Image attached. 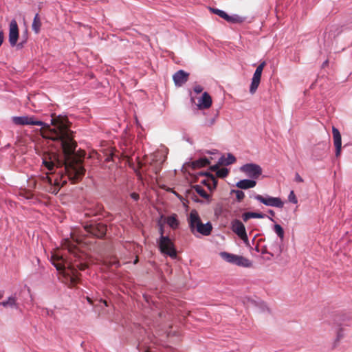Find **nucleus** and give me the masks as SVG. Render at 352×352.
Masks as SVG:
<instances>
[{
  "label": "nucleus",
  "mask_w": 352,
  "mask_h": 352,
  "mask_svg": "<svg viewBox=\"0 0 352 352\" xmlns=\"http://www.w3.org/2000/svg\"><path fill=\"white\" fill-rule=\"evenodd\" d=\"M268 218H269V219H270V221H274V219H273V218H272V217H268Z\"/></svg>",
  "instance_id": "41"
},
{
  "label": "nucleus",
  "mask_w": 352,
  "mask_h": 352,
  "mask_svg": "<svg viewBox=\"0 0 352 352\" xmlns=\"http://www.w3.org/2000/svg\"><path fill=\"white\" fill-rule=\"evenodd\" d=\"M212 11L214 13L226 20L227 21L233 22L236 21L234 16H229L227 13L221 10L213 9Z\"/></svg>",
  "instance_id": "20"
},
{
  "label": "nucleus",
  "mask_w": 352,
  "mask_h": 352,
  "mask_svg": "<svg viewBox=\"0 0 352 352\" xmlns=\"http://www.w3.org/2000/svg\"><path fill=\"white\" fill-rule=\"evenodd\" d=\"M220 256L226 261L236 264L239 266L250 267L251 262L241 256H238L226 252H221L219 254Z\"/></svg>",
  "instance_id": "5"
},
{
  "label": "nucleus",
  "mask_w": 352,
  "mask_h": 352,
  "mask_svg": "<svg viewBox=\"0 0 352 352\" xmlns=\"http://www.w3.org/2000/svg\"><path fill=\"white\" fill-rule=\"evenodd\" d=\"M208 177H206V179H204L201 181V183L206 186H207V183H208Z\"/></svg>",
  "instance_id": "36"
},
{
  "label": "nucleus",
  "mask_w": 352,
  "mask_h": 352,
  "mask_svg": "<svg viewBox=\"0 0 352 352\" xmlns=\"http://www.w3.org/2000/svg\"><path fill=\"white\" fill-rule=\"evenodd\" d=\"M2 296V295L0 294V298Z\"/></svg>",
  "instance_id": "44"
},
{
  "label": "nucleus",
  "mask_w": 352,
  "mask_h": 352,
  "mask_svg": "<svg viewBox=\"0 0 352 352\" xmlns=\"http://www.w3.org/2000/svg\"><path fill=\"white\" fill-rule=\"evenodd\" d=\"M211 169L212 170H216V175L219 177H221V178L226 177L228 174V168H222L218 169L217 165H214V166H211Z\"/></svg>",
  "instance_id": "23"
},
{
  "label": "nucleus",
  "mask_w": 352,
  "mask_h": 352,
  "mask_svg": "<svg viewBox=\"0 0 352 352\" xmlns=\"http://www.w3.org/2000/svg\"><path fill=\"white\" fill-rule=\"evenodd\" d=\"M212 103V98L208 92H204L202 96L198 98L197 108L200 110L209 109Z\"/></svg>",
  "instance_id": "12"
},
{
  "label": "nucleus",
  "mask_w": 352,
  "mask_h": 352,
  "mask_svg": "<svg viewBox=\"0 0 352 352\" xmlns=\"http://www.w3.org/2000/svg\"><path fill=\"white\" fill-rule=\"evenodd\" d=\"M269 213H270L272 216H274V214H275V213H274V212L273 210H269Z\"/></svg>",
  "instance_id": "38"
},
{
  "label": "nucleus",
  "mask_w": 352,
  "mask_h": 352,
  "mask_svg": "<svg viewBox=\"0 0 352 352\" xmlns=\"http://www.w3.org/2000/svg\"><path fill=\"white\" fill-rule=\"evenodd\" d=\"M72 239H65L62 243V248L67 250L70 254L69 258H65L60 252L53 253L51 257L52 264L56 268L57 271L62 273L71 284L76 283L78 278L77 270H84L87 267V264L83 262V255L81 254L76 244L78 241L74 240L72 235Z\"/></svg>",
  "instance_id": "2"
},
{
  "label": "nucleus",
  "mask_w": 352,
  "mask_h": 352,
  "mask_svg": "<svg viewBox=\"0 0 352 352\" xmlns=\"http://www.w3.org/2000/svg\"><path fill=\"white\" fill-rule=\"evenodd\" d=\"M344 337V332L343 329H339L336 333V339L333 342V347H336L340 340Z\"/></svg>",
  "instance_id": "25"
},
{
  "label": "nucleus",
  "mask_w": 352,
  "mask_h": 352,
  "mask_svg": "<svg viewBox=\"0 0 352 352\" xmlns=\"http://www.w3.org/2000/svg\"><path fill=\"white\" fill-rule=\"evenodd\" d=\"M208 175V183L207 187L210 190H213L216 188L217 184V180L214 175L211 174H206Z\"/></svg>",
  "instance_id": "22"
},
{
  "label": "nucleus",
  "mask_w": 352,
  "mask_h": 352,
  "mask_svg": "<svg viewBox=\"0 0 352 352\" xmlns=\"http://www.w3.org/2000/svg\"><path fill=\"white\" fill-rule=\"evenodd\" d=\"M18 46H19V47H23V43H19V44L18 45Z\"/></svg>",
  "instance_id": "40"
},
{
  "label": "nucleus",
  "mask_w": 352,
  "mask_h": 352,
  "mask_svg": "<svg viewBox=\"0 0 352 352\" xmlns=\"http://www.w3.org/2000/svg\"><path fill=\"white\" fill-rule=\"evenodd\" d=\"M254 198L267 206L282 208L284 206V202L279 197H271L270 195L262 196L255 195Z\"/></svg>",
  "instance_id": "7"
},
{
  "label": "nucleus",
  "mask_w": 352,
  "mask_h": 352,
  "mask_svg": "<svg viewBox=\"0 0 352 352\" xmlns=\"http://www.w3.org/2000/svg\"><path fill=\"white\" fill-rule=\"evenodd\" d=\"M194 188L195 191L203 198L208 199L209 195L207 194V192L204 190V189L199 185H196L194 186Z\"/></svg>",
  "instance_id": "26"
},
{
  "label": "nucleus",
  "mask_w": 352,
  "mask_h": 352,
  "mask_svg": "<svg viewBox=\"0 0 352 352\" xmlns=\"http://www.w3.org/2000/svg\"><path fill=\"white\" fill-rule=\"evenodd\" d=\"M41 26V19L39 17L38 14L37 13L34 16V19H33V22H32V30L36 34H38L39 32V31H40Z\"/></svg>",
  "instance_id": "21"
},
{
  "label": "nucleus",
  "mask_w": 352,
  "mask_h": 352,
  "mask_svg": "<svg viewBox=\"0 0 352 352\" xmlns=\"http://www.w3.org/2000/svg\"><path fill=\"white\" fill-rule=\"evenodd\" d=\"M4 39L3 30H0V46L2 45Z\"/></svg>",
  "instance_id": "34"
},
{
  "label": "nucleus",
  "mask_w": 352,
  "mask_h": 352,
  "mask_svg": "<svg viewBox=\"0 0 352 352\" xmlns=\"http://www.w3.org/2000/svg\"><path fill=\"white\" fill-rule=\"evenodd\" d=\"M157 244L161 253L169 256L172 258L177 257V251L172 239L169 236L159 237Z\"/></svg>",
  "instance_id": "4"
},
{
  "label": "nucleus",
  "mask_w": 352,
  "mask_h": 352,
  "mask_svg": "<svg viewBox=\"0 0 352 352\" xmlns=\"http://www.w3.org/2000/svg\"><path fill=\"white\" fill-rule=\"evenodd\" d=\"M137 262H138V259L136 258V259L135 260V261H134V263H135V264H136V263H137Z\"/></svg>",
  "instance_id": "43"
},
{
  "label": "nucleus",
  "mask_w": 352,
  "mask_h": 352,
  "mask_svg": "<svg viewBox=\"0 0 352 352\" xmlns=\"http://www.w3.org/2000/svg\"><path fill=\"white\" fill-rule=\"evenodd\" d=\"M231 229L245 244L249 243L248 237L246 233L245 228L243 223L238 220L234 219L231 222Z\"/></svg>",
  "instance_id": "8"
},
{
  "label": "nucleus",
  "mask_w": 352,
  "mask_h": 352,
  "mask_svg": "<svg viewBox=\"0 0 352 352\" xmlns=\"http://www.w3.org/2000/svg\"><path fill=\"white\" fill-rule=\"evenodd\" d=\"M215 122V118H212V120H210V122L208 123V125L209 126H212L214 124Z\"/></svg>",
  "instance_id": "35"
},
{
  "label": "nucleus",
  "mask_w": 352,
  "mask_h": 352,
  "mask_svg": "<svg viewBox=\"0 0 352 352\" xmlns=\"http://www.w3.org/2000/svg\"><path fill=\"white\" fill-rule=\"evenodd\" d=\"M294 180L298 183L303 182V179L300 177V175L298 173L295 174Z\"/></svg>",
  "instance_id": "31"
},
{
  "label": "nucleus",
  "mask_w": 352,
  "mask_h": 352,
  "mask_svg": "<svg viewBox=\"0 0 352 352\" xmlns=\"http://www.w3.org/2000/svg\"><path fill=\"white\" fill-rule=\"evenodd\" d=\"M112 265H115L116 267L119 266L120 265V263L118 261H115L112 263Z\"/></svg>",
  "instance_id": "37"
},
{
  "label": "nucleus",
  "mask_w": 352,
  "mask_h": 352,
  "mask_svg": "<svg viewBox=\"0 0 352 352\" xmlns=\"http://www.w3.org/2000/svg\"><path fill=\"white\" fill-rule=\"evenodd\" d=\"M332 133L333 138V143L336 147V155L338 157L341 153V147H342V138L341 135L339 130L333 126L332 128Z\"/></svg>",
  "instance_id": "13"
},
{
  "label": "nucleus",
  "mask_w": 352,
  "mask_h": 352,
  "mask_svg": "<svg viewBox=\"0 0 352 352\" xmlns=\"http://www.w3.org/2000/svg\"><path fill=\"white\" fill-rule=\"evenodd\" d=\"M12 120L16 125L41 126L43 137L54 141L57 151H61V156L51 153L45 154L42 158L43 167L47 170L44 179L50 185L48 190L51 193L56 194L67 179L72 182L82 179L85 170L82 160L75 154L76 144L68 129L67 118H52L50 124L36 120L33 116H14Z\"/></svg>",
  "instance_id": "1"
},
{
  "label": "nucleus",
  "mask_w": 352,
  "mask_h": 352,
  "mask_svg": "<svg viewBox=\"0 0 352 352\" xmlns=\"http://www.w3.org/2000/svg\"><path fill=\"white\" fill-rule=\"evenodd\" d=\"M265 216L266 215L263 213L248 212L243 214L242 219L244 221H247L250 218L263 219Z\"/></svg>",
  "instance_id": "17"
},
{
  "label": "nucleus",
  "mask_w": 352,
  "mask_h": 352,
  "mask_svg": "<svg viewBox=\"0 0 352 352\" xmlns=\"http://www.w3.org/2000/svg\"><path fill=\"white\" fill-rule=\"evenodd\" d=\"M256 181L254 179H241L236 184V187H238L239 188H241V189H244V190L254 188L256 186Z\"/></svg>",
  "instance_id": "15"
},
{
  "label": "nucleus",
  "mask_w": 352,
  "mask_h": 352,
  "mask_svg": "<svg viewBox=\"0 0 352 352\" xmlns=\"http://www.w3.org/2000/svg\"><path fill=\"white\" fill-rule=\"evenodd\" d=\"M101 302H102L104 304V305H105V306H107V301H106V300H101Z\"/></svg>",
  "instance_id": "39"
},
{
  "label": "nucleus",
  "mask_w": 352,
  "mask_h": 352,
  "mask_svg": "<svg viewBox=\"0 0 352 352\" xmlns=\"http://www.w3.org/2000/svg\"><path fill=\"white\" fill-rule=\"evenodd\" d=\"M3 307H16V298L14 296H9L6 300L0 302Z\"/></svg>",
  "instance_id": "18"
},
{
  "label": "nucleus",
  "mask_w": 352,
  "mask_h": 352,
  "mask_svg": "<svg viewBox=\"0 0 352 352\" xmlns=\"http://www.w3.org/2000/svg\"><path fill=\"white\" fill-rule=\"evenodd\" d=\"M87 300H88V302H89V303H91V300L89 299V298H87Z\"/></svg>",
  "instance_id": "42"
},
{
  "label": "nucleus",
  "mask_w": 352,
  "mask_h": 352,
  "mask_svg": "<svg viewBox=\"0 0 352 352\" xmlns=\"http://www.w3.org/2000/svg\"><path fill=\"white\" fill-rule=\"evenodd\" d=\"M84 229L87 234H92L98 238L104 236L107 232V226L102 223L87 225Z\"/></svg>",
  "instance_id": "9"
},
{
  "label": "nucleus",
  "mask_w": 352,
  "mask_h": 352,
  "mask_svg": "<svg viewBox=\"0 0 352 352\" xmlns=\"http://www.w3.org/2000/svg\"><path fill=\"white\" fill-rule=\"evenodd\" d=\"M232 193H234L238 201H241L245 197V193L239 190H232Z\"/></svg>",
  "instance_id": "28"
},
{
  "label": "nucleus",
  "mask_w": 352,
  "mask_h": 352,
  "mask_svg": "<svg viewBox=\"0 0 352 352\" xmlns=\"http://www.w3.org/2000/svg\"><path fill=\"white\" fill-rule=\"evenodd\" d=\"M193 89L195 93L199 94L203 91V87L199 85H197L194 87Z\"/></svg>",
  "instance_id": "30"
},
{
  "label": "nucleus",
  "mask_w": 352,
  "mask_h": 352,
  "mask_svg": "<svg viewBox=\"0 0 352 352\" xmlns=\"http://www.w3.org/2000/svg\"><path fill=\"white\" fill-rule=\"evenodd\" d=\"M19 38V28L15 19H12L9 25V43L11 46L16 45Z\"/></svg>",
  "instance_id": "11"
},
{
  "label": "nucleus",
  "mask_w": 352,
  "mask_h": 352,
  "mask_svg": "<svg viewBox=\"0 0 352 352\" xmlns=\"http://www.w3.org/2000/svg\"><path fill=\"white\" fill-rule=\"evenodd\" d=\"M188 73L184 70L181 69L177 71L173 76V79L175 85L178 87L183 85L188 80Z\"/></svg>",
  "instance_id": "14"
},
{
  "label": "nucleus",
  "mask_w": 352,
  "mask_h": 352,
  "mask_svg": "<svg viewBox=\"0 0 352 352\" xmlns=\"http://www.w3.org/2000/svg\"><path fill=\"white\" fill-rule=\"evenodd\" d=\"M235 160L236 158L234 157V156L230 153H228L227 157L221 156V157H219V159L218 160V164L228 166L233 164L235 162Z\"/></svg>",
  "instance_id": "16"
},
{
  "label": "nucleus",
  "mask_w": 352,
  "mask_h": 352,
  "mask_svg": "<svg viewBox=\"0 0 352 352\" xmlns=\"http://www.w3.org/2000/svg\"><path fill=\"white\" fill-rule=\"evenodd\" d=\"M131 197L135 201H138L139 199V195L136 192H132L130 195Z\"/></svg>",
  "instance_id": "33"
},
{
  "label": "nucleus",
  "mask_w": 352,
  "mask_h": 352,
  "mask_svg": "<svg viewBox=\"0 0 352 352\" xmlns=\"http://www.w3.org/2000/svg\"><path fill=\"white\" fill-rule=\"evenodd\" d=\"M288 199L291 203L297 204L298 200L293 190L289 192Z\"/></svg>",
  "instance_id": "29"
},
{
  "label": "nucleus",
  "mask_w": 352,
  "mask_h": 352,
  "mask_svg": "<svg viewBox=\"0 0 352 352\" xmlns=\"http://www.w3.org/2000/svg\"><path fill=\"white\" fill-rule=\"evenodd\" d=\"M166 223L167 224L172 228V229H177L179 227V221L177 219L176 214H173L166 218Z\"/></svg>",
  "instance_id": "19"
},
{
  "label": "nucleus",
  "mask_w": 352,
  "mask_h": 352,
  "mask_svg": "<svg viewBox=\"0 0 352 352\" xmlns=\"http://www.w3.org/2000/svg\"><path fill=\"white\" fill-rule=\"evenodd\" d=\"M190 229L192 234H201L204 236H208L210 234L212 226L210 222L203 223L201 221L198 212L195 210H192L188 218Z\"/></svg>",
  "instance_id": "3"
},
{
  "label": "nucleus",
  "mask_w": 352,
  "mask_h": 352,
  "mask_svg": "<svg viewBox=\"0 0 352 352\" xmlns=\"http://www.w3.org/2000/svg\"><path fill=\"white\" fill-rule=\"evenodd\" d=\"M274 231L280 237L281 240L284 238V230L281 226H280L279 224H275L274 226Z\"/></svg>",
  "instance_id": "27"
},
{
  "label": "nucleus",
  "mask_w": 352,
  "mask_h": 352,
  "mask_svg": "<svg viewBox=\"0 0 352 352\" xmlns=\"http://www.w3.org/2000/svg\"><path fill=\"white\" fill-rule=\"evenodd\" d=\"M265 66V62L263 61L259 65L256 67L253 76L252 78L251 84L250 86V92L253 94L257 90L261 78V75L263 70Z\"/></svg>",
  "instance_id": "10"
},
{
  "label": "nucleus",
  "mask_w": 352,
  "mask_h": 352,
  "mask_svg": "<svg viewBox=\"0 0 352 352\" xmlns=\"http://www.w3.org/2000/svg\"><path fill=\"white\" fill-rule=\"evenodd\" d=\"M159 232H160V237H162V236H165L164 235V226L162 225V223H159Z\"/></svg>",
  "instance_id": "32"
},
{
  "label": "nucleus",
  "mask_w": 352,
  "mask_h": 352,
  "mask_svg": "<svg viewBox=\"0 0 352 352\" xmlns=\"http://www.w3.org/2000/svg\"><path fill=\"white\" fill-rule=\"evenodd\" d=\"M240 170L252 179H258L262 174L261 167L254 163H248L243 165L240 168Z\"/></svg>",
  "instance_id": "6"
},
{
  "label": "nucleus",
  "mask_w": 352,
  "mask_h": 352,
  "mask_svg": "<svg viewBox=\"0 0 352 352\" xmlns=\"http://www.w3.org/2000/svg\"><path fill=\"white\" fill-rule=\"evenodd\" d=\"M210 164V161L206 157H201L193 162L192 164L195 167H204Z\"/></svg>",
  "instance_id": "24"
}]
</instances>
